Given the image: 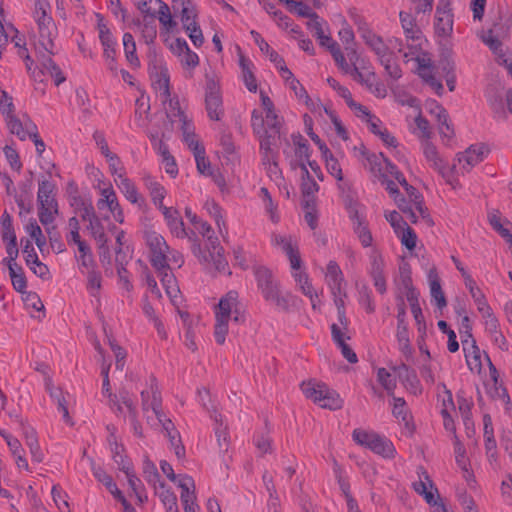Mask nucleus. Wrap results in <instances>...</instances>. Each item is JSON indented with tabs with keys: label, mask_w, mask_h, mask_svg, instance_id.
<instances>
[{
	"label": "nucleus",
	"mask_w": 512,
	"mask_h": 512,
	"mask_svg": "<svg viewBox=\"0 0 512 512\" xmlns=\"http://www.w3.org/2000/svg\"><path fill=\"white\" fill-rule=\"evenodd\" d=\"M411 201L415 204V207H416L417 211L420 213L421 217L425 220V222L429 226H433L434 225V221L431 218V216H430V214L428 212L427 207H425V205H424L422 194L419 193L417 196L412 198Z\"/></svg>",
	"instance_id": "63"
},
{
	"label": "nucleus",
	"mask_w": 512,
	"mask_h": 512,
	"mask_svg": "<svg viewBox=\"0 0 512 512\" xmlns=\"http://www.w3.org/2000/svg\"><path fill=\"white\" fill-rule=\"evenodd\" d=\"M50 397L57 403L58 410L62 412L64 421L68 423L70 421V415L62 389L57 388L55 390H51Z\"/></svg>",
	"instance_id": "46"
},
{
	"label": "nucleus",
	"mask_w": 512,
	"mask_h": 512,
	"mask_svg": "<svg viewBox=\"0 0 512 512\" xmlns=\"http://www.w3.org/2000/svg\"><path fill=\"white\" fill-rule=\"evenodd\" d=\"M253 272L263 297L265 300H269V298L273 297L274 293L279 289V284L274 280L271 270L265 266H254Z\"/></svg>",
	"instance_id": "5"
},
{
	"label": "nucleus",
	"mask_w": 512,
	"mask_h": 512,
	"mask_svg": "<svg viewBox=\"0 0 512 512\" xmlns=\"http://www.w3.org/2000/svg\"><path fill=\"white\" fill-rule=\"evenodd\" d=\"M431 105H434L437 113H436V119L438 123L440 124L439 132L443 137H447L448 139H451L454 136V130L451 127V124L449 123V115L446 109L440 105L437 101L432 100Z\"/></svg>",
	"instance_id": "17"
},
{
	"label": "nucleus",
	"mask_w": 512,
	"mask_h": 512,
	"mask_svg": "<svg viewBox=\"0 0 512 512\" xmlns=\"http://www.w3.org/2000/svg\"><path fill=\"white\" fill-rule=\"evenodd\" d=\"M488 154L489 148L485 144H474L458 154V161L459 163L465 162L463 168L470 171L475 165L482 162Z\"/></svg>",
	"instance_id": "6"
},
{
	"label": "nucleus",
	"mask_w": 512,
	"mask_h": 512,
	"mask_svg": "<svg viewBox=\"0 0 512 512\" xmlns=\"http://www.w3.org/2000/svg\"><path fill=\"white\" fill-rule=\"evenodd\" d=\"M424 155L427 161L431 162L433 167L438 170V172L445 177L446 176V166L444 161L439 157L436 147L430 143L426 142L424 146Z\"/></svg>",
	"instance_id": "29"
},
{
	"label": "nucleus",
	"mask_w": 512,
	"mask_h": 512,
	"mask_svg": "<svg viewBox=\"0 0 512 512\" xmlns=\"http://www.w3.org/2000/svg\"><path fill=\"white\" fill-rule=\"evenodd\" d=\"M288 8V10L292 13L297 14L300 17L316 19L319 18L318 14L314 12L307 4L296 1V0H286L284 2Z\"/></svg>",
	"instance_id": "30"
},
{
	"label": "nucleus",
	"mask_w": 512,
	"mask_h": 512,
	"mask_svg": "<svg viewBox=\"0 0 512 512\" xmlns=\"http://www.w3.org/2000/svg\"><path fill=\"white\" fill-rule=\"evenodd\" d=\"M401 244L406 247L409 251H412L416 247L417 235L415 231L408 225L400 232Z\"/></svg>",
	"instance_id": "51"
},
{
	"label": "nucleus",
	"mask_w": 512,
	"mask_h": 512,
	"mask_svg": "<svg viewBox=\"0 0 512 512\" xmlns=\"http://www.w3.org/2000/svg\"><path fill=\"white\" fill-rule=\"evenodd\" d=\"M89 222L87 229L90 231L91 236L95 239L98 244V247H104L108 244V237L105 234L104 226L100 220V218L95 215L87 220Z\"/></svg>",
	"instance_id": "20"
},
{
	"label": "nucleus",
	"mask_w": 512,
	"mask_h": 512,
	"mask_svg": "<svg viewBox=\"0 0 512 512\" xmlns=\"http://www.w3.org/2000/svg\"><path fill=\"white\" fill-rule=\"evenodd\" d=\"M260 135V151H274L272 146L276 144V140L280 138V134H275L274 131L264 130Z\"/></svg>",
	"instance_id": "54"
},
{
	"label": "nucleus",
	"mask_w": 512,
	"mask_h": 512,
	"mask_svg": "<svg viewBox=\"0 0 512 512\" xmlns=\"http://www.w3.org/2000/svg\"><path fill=\"white\" fill-rule=\"evenodd\" d=\"M411 267L408 263L403 262L399 266V280L398 283L403 287L405 290H411L414 288L412 283V276H411Z\"/></svg>",
	"instance_id": "49"
},
{
	"label": "nucleus",
	"mask_w": 512,
	"mask_h": 512,
	"mask_svg": "<svg viewBox=\"0 0 512 512\" xmlns=\"http://www.w3.org/2000/svg\"><path fill=\"white\" fill-rule=\"evenodd\" d=\"M163 430L166 432V436L170 441V445L174 448L175 455L178 459H181L185 456V447L182 444L180 434L176 430L174 423L172 421H166L164 423Z\"/></svg>",
	"instance_id": "13"
},
{
	"label": "nucleus",
	"mask_w": 512,
	"mask_h": 512,
	"mask_svg": "<svg viewBox=\"0 0 512 512\" xmlns=\"http://www.w3.org/2000/svg\"><path fill=\"white\" fill-rule=\"evenodd\" d=\"M1 226H2V240L4 242H6L11 237H13V235H16L14 228H13L11 216L6 211L2 215Z\"/></svg>",
	"instance_id": "64"
},
{
	"label": "nucleus",
	"mask_w": 512,
	"mask_h": 512,
	"mask_svg": "<svg viewBox=\"0 0 512 512\" xmlns=\"http://www.w3.org/2000/svg\"><path fill=\"white\" fill-rule=\"evenodd\" d=\"M150 389L152 393V400L150 404L151 409L159 423L162 425V427H164V423L166 421H171V419L167 418L165 413L162 411V398L160 391L158 390L156 379L154 377L151 378Z\"/></svg>",
	"instance_id": "12"
},
{
	"label": "nucleus",
	"mask_w": 512,
	"mask_h": 512,
	"mask_svg": "<svg viewBox=\"0 0 512 512\" xmlns=\"http://www.w3.org/2000/svg\"><path fill=\"white\" fill-rule=\"evenodd\" d=\"M56 186L49 180L39 181L37 202H38V215L39 220L43 226L52 224L54 215L58 214V203L55 198Z\"/></svg>",
	"instance_id": "2"
},
{
	"label": "nucleus",
	"mask_w": 512,
	"mask_h": 512,
	"mask_svg": "<svg viewBox=\"0 0 512 512\" xmlns=\"http://www.w3.org/2000/svg\"><path fill=\"white\" fill-rule=\"evenodd\" d=\"M50 5L47 0H35L34 18L37 24H53V19L47 15Z\"/></svg>",
	"instance_id": "38"
},
{
	"label": "nucleus",
	"mask_w": 512,
	"mask_h": 512,
	"mask_svg": "<svg viewBox=\"0 0 512 512\" xmlns=\"http://www.w3.org/2000/svg\"><path fill=\"white\" fill-rule=\"evenodd\" d=\"M453 31V14L435 16V32L439 36H449Z\"/></svg>",
	"instance_id": "36"
},
{
	"label": "nucleus",
	"mask_w": 512,
	"mask_h": 512,
	"mask_svg": "<svg viewBox=\"0 0 512 512\" xmlns=\"http://www.w3.org/2000/svg\"><path fill=\"white\" fill-rule=\"evenodd\" d=\"M457 403L459 411L463 417L464 424L466 427H468V425L472 423L471 408L473 403L466 399L461 393L457 394Z\"/></svg>",
	"instance_id": "48"
},
{
	"label": "nucleus",
	"mask_w": 512,
	"mask_h": 512,
	"mask_svg": "<svg viewBox=\"0 0 512 512\" xmlns=\"http://www.w3.org/2000/svg\"><path fill=\"white\" fill-rule=\"evenodd\" d=\"M395 371H397L400 380L406 385V387H409L411 390L416 392L420 382L415 370L410 369L406 364L402 363L395 368Z\"/></svg>",
	"instance_id": "27"
},
{
	"label": "nucleus",
	"mask_w": 512,
	"mask_h": 512,
	"mask_svg": "<svg viewBox=\"0 0 512 512\" xmlns=\"http://www.w3.org/2000/svg\"><path fill=\"white\" fill-rule=\"evenodd\" d=\"M102 46L104 47V57H112L116 55V41L112 36V33H107L105 30L101 32L99 37Z\"/></svg>",
	"instance_id": "50"
},
{
	"label": "nucleus",
	"mask_w": 512,
	"mask_h": 512,
	"mask_svg": "<svg viewBox=\"0 0 512 512\" xmlns=\"http://www.w3.org/2000/svg\"><path fill=\"white\" fill-rule=\"evenodd\" d=\"M160 276L161 283L165 289L166 294L169 298L173 299L180 293L177 285L176 277L171 272V268H163V270H156Z\"/></svg>",
	"instance_id": "16"
},
{
	"label": "nucleus",
	"mask_w": 512,
	"mask_h": 512,
	"mask_svg": "<svg viewBox=\"0 0 512 512\" xmlns=\"http://www.w3.org/2000/svg\"><path fill=\"white\" fill-rule=\"evenodd\" d=\"M466 363L471 371H476L478 373L481 372L482 363H481V353L480 349L476 344V340L472 338L471 341V351L465 354Z\"/></svg>",
	"instance_id": "33"
},
{
	"label": "nucleus",
	"mask_w": 512,
	"mask_h": 512,
	"mask_svg": "<svg viewBox=\"0 0 512 512\" xmlns=\"http://www.w3.org/2000/svg\"><path fill=\"white\" fill-rule=\"evenodd\" d=\"M6 242H7V244H6V252H7L8 256L6 258H4L3 263L6 264L7 267H9V265L16 266V265H18L16 263V259H17L18 254H19V250H18V247H17V237H16V235H13V237L8 239Z\"/></svg>",
	"instance_id": "45"
},
{
	"label": "nucleus",
	"mask_w": 512,
	"mask_h": 512,
	"mask_svg": "<svg viewBox=\"0 0 512 512\" xmlns=\"http://www.w3.org/2000/svg\"><path fill=\"white\" fill-rule=\"evenodd\" d=\"M420 78L426 82L432 89L435 90L436 94L438 96H442L444 93V87L442 83L435 78V76L429 71V72H423L420 71L418 73Z\"/></svg>",
	"instance_id": "62"
},
{
	"label": "nucleus",
	"mask_w": 512,
	"mask_h": 512,
	"mask_svg": "<svg viewBox=\"0 0 512 512\" xmlns=\"http://www.w3.org/2000/svg\"><path fill=\"white\" fill-rule=\"evenodd\" d=\"M197 170L203 175H213L210 161L205 157V148L194 147Z\"/></svg>",
	"instance_id": "39"
},
{
	"label": "nucleus",
	"mask_w": 512,
	"mask_h": 512,
	"mask_svg": "<svg viewBox=\"0 0 512 512\" xmlns=\"http://www.w3.org/2000/svg\"><path fill=\"white\" fill-rule=\"evenodd\" d=\"M92 472L94 477L109 490L115 499L119 500L124 495L121 490L118 489L117 485L113 481L112 477L108 475L101 467L96 466L92 461Z\"/></svg>",
	"instance_id": "14"
},
{
	"label": "nucleus",
	"mask_w": 512,
	"mask_h": 512,
	"mask_svg": "<svg viewBox=\"0 0 512 512\" xmlns=\"http://www.w3.org/2000/svg\"><path fill=\"white\" fill-rule=\"evenodd\" d=\"M159 488L161 491L158 495L165 507L177 503L176 494L165 484V482H159Z\"/></svg>",
	"instance_id": "61"
},
{
	"label": "nucleus",
	"mask_w": 512,
	"mask_h": 512,
	"mask_svg": "<svg viewBox=\"0 0 512 512\" xmlns=\"http://www.w3.org/2000/svg\"><path fill=\"white\" fill-rule=\"evenodd\" d=\"M303 394L318 404L321 408L338 410L343 406L340 395L324 383L303 382L301 385Z\"/></svg>",
	"instance_id": "1"
},
{
	"label": "nucleus",
	"mask_w": 512,
	"mask_h": 512,
	"mask_svg": "<svg viewBox=\"0 0 512 512\" xmlns=\"http://www.w3.org/2000/svg\"><path fill=\"white\" fill-rule=\"evenodd\" d=\"M146 243L150 249V263L155 270L169 268L167 253L169 246L165 239L155 231L145 233Z\"/></svg>",
	"instance_id": "4"
},
{
	"label": "nucleus",
	"mask_w": 512,
	"mask_h": 512,
	"mask_svg": "<svg viewBox=\"0 0 512 512\" xmlns=\"http://www.w3.org/2000/svg\"><path fill=\"white\" fill-rule=\"evenodd\" d=\"M354 231L358 235L359 240L364 247H369L372 244V234L364 221H359L358 224H355Z\"/></svg>",
	"instance_id": "58"
},
{
	"label": "nucleus",
	"mask_w": 512,
	"mask_h": 512,
	"mask_svg": "<svg viewBox=\"0 0 512 512\" xmlns=\"http://www.w3.org/2000/svg\"><path fill=\"white\" fill-rule=\"evenodd\" d=\"M466 288H468L471 297L473 298L475 304L477 305V309L480 313H486L488 314L489 310L491 309L490 305L488 304L486 297L484 293L481 291V289L476 285V282L474 279H468L465 283Z\"/></svg>",
	"instance_id": "18"
},
{
	"label": "nucleus",
	"mask_w": 512,
	"mask_h": 512,
	"mask_svg": "<svg viewBox=\"0 0 512 512\" xmlns=\"http://www.w3.org/2000/svg\"><path fill=\"white\" fill-rule=\"evenodd\" d=\"M149 190H150V195H151L153 203L160 210H162V207H166L163 204V200L165 198V193H166L165 188L161 184H159L157 182H153L150 184Z\"/></svg>",
	"instance_id": "52"
},
{
	"label": "nucleus",
	"mask_w": 512,
	"mask_h": 512,
	"mask_svg": "<svg viewBox=\"0 0 512 512\" xmlns=\"http://www.w3.org/2000/svg\"><path fill=\"white\" fill-rule=\"evenodd\" d=\"M190 6L191 0H173V8L175 10L180 8L181 21L184 29L187 28V26H192L197 23L195 21L196 14Z\"/></svg>",
	"instance_id": "23"
},
{
	"label": "nucleus",
	"mask_w": 512,
	"mask_h": 512,
	"mask_svg": "<svg viewBox=\"0 0 512 512\" xmlns=\"http://www.w3.org/2000/svg\"><path fill=\"white\" fill-rule=\"evenodd\" d=\"M385 218L390 223L397 236H400V232L408 226L402 216L395 210L385 214Z\"/></svg>",
	"instance_id": "57"
},
{
	"label": "nucleus",
	"mask_w": 512,
	"mask_h": 512,
	"mask_svg": "<svg viewBox=\"0 0 512 512\" xmlns=\"http://www.w3.org/2000/svg\"><path fill=\"white\" fill-rule=\"evenodd\" d=\"M161 211L171 232L177 237H185L186 231L184 228V222L179 211L173 207H162Z\"/></svg>",
	"instance_id": "7"
},
{
	"label": "nucleus",
	"mask_w": 512,
	"mask_h": 512,
	"mask_svg": "<svg viewBox=\"0 0 512 512\" xmlns=\"http://www.w3.org/2000/svg\"><path fill=\"white\" fill-rule=\"evenodd\" d=\"M142 38L144 39L146 44L153 43L157 36V27L155 18L151 17L150 19L144 18L143 26L141 30Z\"/></svg>",
	"instance_id": "42"
},
{
	"label": "nucleus",
	"mask_w": 512,
	"mask_h": 512,
	"mask_svg": "<svg viewBox=\"0 0 512 512\" xmlns=\"http://www.w3.org/2000/svg\"><path fill=\"white\" fill-rule=\"evenodd\" d=\"M296 300L297 298L291 293L286 292L285 294H280V290L278 289L268 301L274 302L280 310L288 312L290 307L295 304Z\"/></svg>",
	"instance_id": "37"
},
{
	"label": "nucleus",
	"mask_w": 512,
	"mask_h": 512,
	"mask_svg": "<svg viewBox=\"0 0 512 512\" xmlns=\"http://www.w3.org/2000/svg\"><path fill=\"white\" fill-rule=\"evenodd\" d=\"M205 80V108L208 117L211 120L219 121L224 115L219 79L214 73H206Z\"/></svg>",
	"instance_id": "3"
},
{
	"label": "nucleus",
	"mask_w": 512,
	"mask_h": 512,
	"mask_svg": "<svg viewBox=\"0 0 512 512\" xmlns=\"http://www.w3.org/2000/svg\"><path fill=\"white\" fill-rule=\"evenodd\" d=\"M489 223L492 228L500 234L502 238H504L508 243L512 244V234L510 231L503 227L501 223V218L497 214L489 215Z\"/></svg>",
	"instance_id": "53"
},
{
	"label": "nucleus",
	"mask_w": 512,
	"mask_h": 512,
	"mask_svg": "<svg viewBox=\"0 0 512 512\" xmlns=\"http://www.w3.org/2000/svg\"><path fill=\"white\" fill-rule=\"evenodd\" d=\"M430 294L431 297L435 300L436 306L440 310L447 306L446 297L442 291L439 279L437 277L430 282Z\"/></svg>",
	"instance_id": "43"
},
{
	"label": "nucleus",
	"mask_w": 512,
	"mask_h": 512,
	"mask_svg": "<svg viewBox=\"0 0 512 512\" xmlns=\"http://www.w3.org/2000/svg\"><path fill=\"white\" fill-rule=\"evenodd\" d=\"M178 487L181 488L182 504L196 501L195 483L191 476L180 475V479L178 481Z\"/></svg>",
	"instance_id": "21"
},
{
	"label": "nucleus",
	"mask_w": 512,
	"mask_h": 512,
	"mask_svg": "<svg viewBox=\"0 0 512 512\" xmlns=\"http://www.w3.org/2000/svg\"><path fill=\"white\" fill-rule=\"evenodd\" d=\"M359 294V303L363 305L366 312L371 314L375 311V305L372 300V292L366 284L357 285Z\"/></svg>",
	"instance_id": "41"
},
{
	"label": "nucleus",
	"mask_w": 512,
	"mask_h": 512,
	"mask_svg": "<svg viewBox=\"0 0 512 512\" xmlns=\"http://www.w3.org/2000/svg\"><path fill=\"white\" fill-rule=\"evenodd\" d=\"M8 270L13 288L17 292L25 294L27 289V279L24 274L23 268L20 265H9Z\"/></svg>",
	"instance_id": "28"
},
{
	"label": "nucleus",
	"mask_w": 512,
	"mask_h": 512,
	"mask_svg": "<svg viewBox=\"0 0 512 512\" xmlns=\"http://www.w3.org/2000/svg\"><path fill=\"white\" fill-rule=\"evenodd\" d=\"M331 335L334 343L340 348L342 356L351 364L357 363L358 358L356 353L345 343L344 335L340 327L335 323L331 325Z\"/></svg>",
	"instance_id": "8"
},
{
	"label": "nucleus",
	"mask_w": 512,
	"mask_h": 512,
	"mask_svg": "<svg viewBox=\"0 0 512 512\" xmlns=\"http://www.w3.org/2000/svg\"><path fill=\"white\" fill-rule=\"evenodd\" d=\"M238 293L229 291L225 297L221 298L218 304L219 311L216 312L217 317L222 319H230L233 308L237 304Z\"/></svg>",
	"instance_id": "24"
},
{
	"label": "nucleus",
	"mask_w": 512,
	"mask_h": 512,
	"mask_svg": "<svg viewBox=\"0 0 512 512\" xmlns=\"http://www.w3.org/2000/svg\"><path fill=\"white\" fill-rule=\"evenodd\" d=\"M143 475L145 480L154 486L156 489V483L160 482V474L153 462H151L149 459H146L144 461L143 465Z\"/></svg>",
	"instance_id": "47"
},
{
	"label": "nucleus",
	"mask_w": 512,
	"mask_h": 512,
	"mask_svg": "<svg viewBox=\"0 0 512 512\" xmlns=\"http://www.w3.org/2000/svg\"><path fill=\"white\" fill-rule=\"evenodd\" d=\"M5 122L10 133L15 134L19 140L24 141L27 138V132H25L23 122L16 115L8 116Z\"/></svg>",
	"instance_id": "40"
},
{
	"label": "nucleus",
	"mask_w": 512,
	"mask_h": 512,
	"mask_svg": "<svg viewBox=\"0 0 512 512\" xmlns=\"http://www.w3.org/2000/svg\"><path fill=\"white\" fill-rule=\"evenodd\" d=\"M70 206L74 208L75 213L80 212V217L83 221L96 215L91 198L83 196L78 199L76 198L75 201L70 203Z\"/></svg>",
	"instance_id": "25"
},
{
	"label": "nucleus",
	"mask_w": 512,
	"mask_h": 512,
	"mask_svg": "<svg viewBox=\"0 0 512 512\" xmlns=\"http://www.w3.org/2000/svg\"><path fill=\"white\" fill-rule=\"evenodd\" d=\"M252 63L242 54L239 57V66L242 70L243 81L250 92H256L258 85L254 73L251 70Z\"/></svg>",
	"instance_id": "22"
},
{
	"label": "nucleus",
	"mask_w": 512,
	"mask_h": 512,
	"mask_svg": "<svg viewBox=\"0 0 512 512\" xmlns=\"http://www.w3.org/2000/svg\"><path fill=\"white\" fill-rule=\"evenodd\" d=\"M45 230L48 234L49 242L53 250H56L57 253H61L65 251V245L61 240V235L57 230V227L54 225L44 226Z\"/></svg>",
	"instance_id": "44"
},
{
	"label": "nucleus",
	"mask_w": 512,
	"mask_h": 512,
	"mask_svg": "<svg viewBox=\"0 0 512 512\" xmlns=\"http://www.w3.org/2000/svg\"><path fill=\"white\" fill-rule=\"evenodd\" d=\"M363 40L367 46L377 55L378 59L383 58L391 50L387 44L384 43L382 37L376 35L374 32H367L363 34Z\"/></svg>",
	"instance_id": "15"
},
{
	"label": "nucleus",
	"mask_w": 512,
	"mask_h": 512,
	"mask_svg": "<svg viewBox=\"0 0 512 512\" xmlns=\"http://www.w3.org/2000/svg\"><path fill=\"white\" fill-rule=\"evenodd\" d=\"M3 152L8 163L10 164V167L15 171L20 172L22 168V162L20 161V156L16 149H14L12 146L6 145L3 148Z\"/></svg>",
	"instance_id": "59"
},
{
	"label": "nucleus",
	"mask_w": 512,
	"mask_h": 512,
	"mask_svg": "<svg viewBox=\"0 0 512 512\" xmlns=\"http://www.w3.org/2000/svg\"><path fill=\"white\" fill-rule=\"evenodd\" d=\"M117 175L120 178V182L117 183V185L125 198L131 203L137 204L141 208L145 204V199L138 194L137 188L133 182L125 177L122 172Z\"/></svg>",
	"instance_id": "9"
},
{
	"label": "nucleus",
	"mask_w": 512,
	"mask_h": 512,
	"mask_svg": "<svg viewBox=\"0 0 512 512\" xmlns=\"http://www.w3.org/2000/svg\"><path fill=\"white\" fill-rule=\"evenodd\" d=\"M14 104L12 97L4 90L1 91L0 96V111L6 119L8 116H13L14 114Z\"/></svg>",
	"instance_id": "60"
},
{
	"label": "nucleus",
	"mask_w": 512,
	"mask_h": 512,
	"mask_svg": "<svg viewBox=\"0 0 512 512\" xmlns=\"http://www.w3.org/2000/svg\"><path fill=\"white\" fill-rule=\"evenodd\" d=\"M156 77V83L159 85V88L163 90V94L167 100L170 97V77L168 69L166 67H160V71L156 74Z\"/></svg>",
	"instance_id": "56"
},
{
	"label": "nucleus",
	"mask_w": 512,
	"mask_h": 512,
	"mask_svg": "<svg viewBox=\"0 0 512 512\" xmlns=\"http://www.w3.org/2000/svg\"><path fill=\"white\" fill-rule=\"evenodd\" d=\"M397 336H401L402 338L409 334L408 332V323L406 321V304L402 296H398L397 298Z\"/></svg>",
	"instance_id": "31"
},
{
	"label": "nucleus",
	"mask_w": 512,
	"mask_h": 512,
	"mask_svg": "<svg viewBox=\"0 0 512 512\" xmlns=\"http://www.w3.org/2000/svg\"><path fill=\"white\" fill-rule=\"evenodd\" d=\"M51 27H54V23L53 24L43 23V25L38 24L39 41H38L37 45H39L45 51H48L50 53H51V49L54 48Z\"/></svg>",
	"instance_id": "34"
},
{
	"label": "nucleus",
	"mask_w": 512,
	"mask_h": 512,
	"mask_svg": "<svg viewBox=\"0 0 512 512\" xmlns=\"http://www.w3.org/2000/svg\"><path fill=\"white\" fill-rule=\"evenodd\" d=\"M112 458L118 465L119 470L124 473H128V470L132 469V463L129 461L125 454V448L121 445H115L111 450Z\"/></svg>",
	"instance_id": "35"
},
{
	"label": "nucleus",
	"mask_w": 512,
	"mask_h": 512,
	"mask_svg": "<svg viewBox=\"0 0 512 512\" xmlns=\"http://www.w3.org/2000/svg\"><path fill=\"white\" fill-rule=\"evenodd\" d=\"M399 18L406 38L413 41L418 40L422 32L416 26L413 16L409 13L401 11L399 13Z\"/></svg>",
	"instance_id": "19"
},
{
	"label": "nucleus",
	"mask_w": 512,
	"mask_h": 512,
	"mask_svg": "<svg viewBox=\"0 0 512 512\" xmlns=\"http://www.w3.org/2000/svg\"><path fill=\"white\" fill-rule=\"evenodd\" d=\"M383 161L385 162L386 165V172L392 175L398 181V183L405 189L410 200L420 193L414 186L410 185L407 182L403 173L397 168V166L394 163H392L389 160V158L383 156Z\"/></svg>",
	"instance_id": "10"
},
{
	"label": "nucleus",
	"mask_w": 512,
	"mask_h": 512,
	"mask_svg": "<svg viewBox=\"0 0 512 512\" xmlns=\"http://www.w3.org/2000/svg\"><path fill=\"white\" fill-rule=\"evenodd\" d=\"M123 48L127 61L133 68L140 67V60L136 54V43L131 33H124Z\"/></svg>",
	"instance_id": "26"
},
{
	"label": "nucleus",
	"mask_w": 512,
	"mask_h": 512,
	"mask_svg": "<svg viewBox=\"0 0 512 512\" xmlns=\"http://www.w3.org/2000/svg\"><path fill=\"white\" fill-rule=\"evenodd\" d=\"M372 439L373 440H371L370 445L368 447L371 451L385 458L394 457L395 448L390 440L381 437L377 433H374Z\"/></svg>",
	"instance_id": "11"
},
{
	"label": "nucleus",
	"mask_w": 512,
	"mask_h": 512,
	"mask_svg": "<svg viewBox=\"0 0 512 512\" xmlns=\"http://www.w3.org/2000/svg\"><path fill=\"white\" fill-rule=\"evenodd\" d=\"M228 321L229 319H222L216 316V324L214 327V337L218 344L222 345L225 342L226 335L228 333Z\"/></svg>",
	"instance_id": "55"
},
{
	"label": "nucleus",
	"mask_w": 512,
	"mask_h": 512,
	"mask_svg": "<svg viewBox=\"0 0 512 512\" xmlns=\"http://www.w3.org/2000/svg\"><path fill=\"white\" fill-rule=\"evenodd\" d=\"M395 54L393 51H390L383 58H380L379 61L381 65L384 67L386 73L394 80H398L402 76V71L400 66L394 61Z\"/></svg>",
	"instance_id": "32"
}]
</instances>
